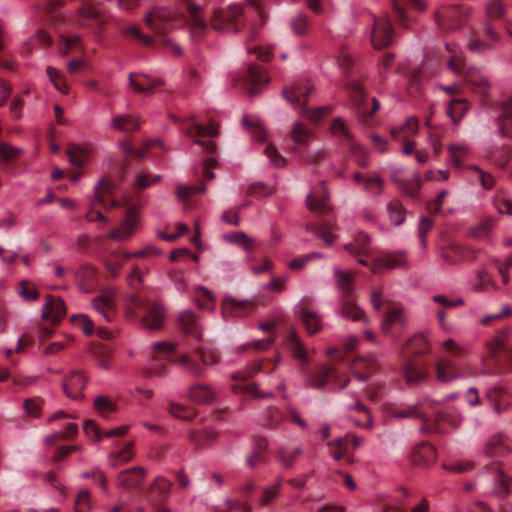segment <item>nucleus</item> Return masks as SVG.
Instances as JSON below:
<instances>
[{
  "label": "nucleus",
  "mask_w": 512,
  "mask_h": 512,
  "mask_svg": "<svg viewBox=\"0 0 512 512\" xmlns=\"http://www.w3.org/2000/svg\"><path fill=\"white\" fill-rule=\"evenodd\" d=\"M117 207H124L125 215L120 225L109 232L108 238L116 241H125L133 236L140 225L138 207L132 203L129 196L118 200L116 198L115 185L107 179H101L95 186V194L90 201L85 218L89 222L99 221L107 224L108 219L99 208L108 211Z\"/></svg>",
  "instance_id": "1"
},
{
  "label": "nucleus",
  "mask_w": 512,
  "mask_h": 512,
  "mask_svg": "<svg viewBox=\"0 0 512 512\" xmlns=\"http://www.w3.org/2000/svg\"><path fill=\"white\" fill-rule=\"evenodd\" d=\"M179 327L191 339V342H183L186 350L180 353L176 362L195 376L203 375L205 365L218 363L217 351L210 346H202V332L196 315L192 311H184L179 316Z\"/></svg>",
  "instance_id": "2"
},
{
  "label": "nucleus",
  "mask_w": 512,
  "mask_h": 512,
  "mask_svg": "<svg viewBox=\"0 0 512 512\" xmlns=\"http://www.w3.org/2000/svg\"><path fill=\"white\" fill-rule=\"evenodd\" d=\"M512 328L499 330L487 342V357L483 361V370L487 374H496L504 369H512Z\"/></svg>",
  "instance_id": "3"
},
{
  "label": "nucleus",
  "mask_w": 512,
  "mask_h": 512,
  "mask_svg": "<svg viewBox=\"0 0 512 512\" xmlns=\"http://www.w3.org/2000/svg\"><path fill=\"white\" fill-rule=\"evenodd\" d=\"M427 332H419L412 336L403 347L402 354L406 358L402 367V375L405 382L412 386L416 385L427 378V371L415 363L409 356H421L428 354L431 350L430 340Z\"/></svg>",
  "instance_id": "4"
},
{
  "label": "nucleus",
  "mask_w": 512,
  "mask_h": 512,
  "mask_svg": "<svg viewBox=\"0 0 512 512\" xmlns=\"http://www.w3.org/2000/svg\"><path fill=\"white\" fill-rule=\"evenodd\" d=\"M128 313L132 317H138L142 325L150 330L160 329L165 318V309L162 304L148 296H131Z\"/></svg>",
  "instance_id": "5"
},
{
  "label": "nucleus",
  "mask_w": 512,
  "mask_h": 512,
  "mask_svg": "<svg viewBox=\"0 0 512 512\" xmlns=\"http://www.w3.org/2000/svg\"><path fill=\"white\" fill-rule=\"evenodd\" d=\"M313 90V85L309 80H299L292 86L283 89L284 98L291 103L299 113L309 119L311 122H320L329 112L328 107H317L314 109L305 106Z\"/></svg>",
  "instance_id": "6"
},
{
  "label": "nucleus",
  "mask_w": 512,
  "mask_h": 512,
  "mask_svg": "<svg viewBox=\"0 0 512 512\" xmlns=\"http://www.w3.org/2000/svg\"><path fill=\"white\" fill-rule=\"evenodd\" d=\"M452 47V45L446 44L447 50L452 53V56L448 60L449 68L455 74L463 77V80L473 92L485 95L490 88V83L487 77L483 74L481 69L473 66H467L464 58L457 54Z\"/></svg>",
  "instance_id": "7"
},
{
  "label": "nucleus",
  "mask_w": 512,
  "mask_h": 512,
  "mask_svg": "<svg viewBox=\"0 0 512 512\" xmlns=\"http://www.w3.org/2000/svg\"><path fill=\"white\" fill-rule=\"evenodd\" d=\"M442 347L450 357L436 362L434 370L437 380L446 383L464 376V371L457 364V360L464 358L467 355V350L452 339L444 341Z\"/></svg>",
  "instance_id": "8"
},
{
  "label": "nucleus",
  "mask_w": 512,
  "mask_h": 512,
  "mask_svg": "<svg viewBox=\"0 0 512 512\" xmlns=\"http://www.w3.org/2000/svg\"><path fill=\"white\" fill-rule=\"evenodd\" d=\"M336 278V285L340 291V314L353 321H366L364 311L354 302L352 294L354 292L353 279L354 275L351 272L343 271L340 269L334 270Z\"/></svg>",
  "instance_id": "9"
},
{
  "label": "nucleus",
  "mask_w": 512,
  "mask_h": 512,
  "mask_svg": "<svg viewBox=\"0 0 512 512\" xmlns=\"http://www.w3.org/2000/svg\"><path fill=\"white\" fill-rule=\"evenodd\" d=\"M371 304L376 311H380L386 304V312L383 315L381 329L382 332L390 337L395 338L396 334L393 328H403L406 323L404 308L396 302H386L382 297L380 289L375 288L371 293Z\"/></svg>",
  "instance_id": "10"
},
{
  "label": "nucleus",
  "mask_w": 512,
  "mask_h": 512,
  "mask_svg": "<svg viewBox=\"0 0 512 512\" xmlns=\"http://www.w3.org/2000/svg\"><path fill=\"white\" fill-rule=\"evenodd\" d=\"M427 407L433 411L432 417L427 416V423L422 426L426 433L444 432L448 428H457L462 423L460 412L454 407H440V403L427 400Z\"/></svg>",
  "instance_id": "11"
},
{
  "label": "nucleus",
  "mask_w": 512,
  "mask_h": 512,
  "mask_svg": "<svg viewBox=\"0 0 512 512\" xmlns=\"http://www.w3.org/2000/svg\"><path fill=\"white\" fill-rule=\"evenodd\" d=\"M170 117L174 122L179 123L186 136L195 138V143L202 146L207 153L213 154L216 152L217 147L214 141L202 139L204 137H215L218 135L219 130L215 123H210L207 126L203 124H189L188 122L195 121L196 118L194 115H190L189 118H179L174 115Z\"/></svg>",
  "instance_id": "12"
},
{
  "label": "nucleus",
  "mask_w": 512,
  "mask_h": 512,
  "mask_svg": "<svg viewBox=\"0 0 512 512\" xmlns=\"http://www.w3.org/2000/svg\"><path fill=\"white\" fill-rule=\"evenodd\" d=\"M306 382L312 388L323 389L330 386L332 389H342L347 385L344 372L334 365L322 366L315 372L306 373Z\"/></svg>",
  "instance_id": "13"
},
{
  "label": "nucleus",
  "mask_w": 512,
  "mask_h": 512,
  "mask_svg": "<svg viewBox=\"0 0 512 512\" xmlns=\"http://www.w3.org/2000/svg\"><path fill=\"white\" fill-rule=\"evenodd\" d=\"M242 13V7L239 5L216 9L211 18V26L220 32L238 33Z\"/></svg>",
  "instance_id": "14"
},
{
  "label": "nucleus",
  "mask_w": 512,
  "mask_h": 512,
  "mask_svg": "<svg viewBox=\"0 0 512 512\" xmlns=\"http://www.w3.org/2000/svg\"><path fill=\"white\" fill-rule=\"evenodd\" d=\"M269 82L265 71L258 64H250L246 70L233 79V84L246 91L251 96L256 95L259 89Z\"/></svg>",
  "instance_id": "15"
},
{
  "label": "nucleus",
  "mask_w": 512,
  "mask_h": 512,
  "mask_svg": "<svg viewBox=\"0 0 512 512\" xmlns=\"http://www.w3.org/2000/svg\"><path fill=\"white\" fill-rule=\"evenodd\" d=\"M331 133L336 137H343L348 142V149L354 161L362 168L369 165V153L353 136L341 118H335L331 124Z\"/></svg>",
  "instance_id": "16"
},
{
  "label": "nucleus",
  "mask_w": 512,
  "mask_h": 512,
  "mask_svg": "<svg viewBox=\"0 0 512 512\" xmlns=\"http://www.w3.org/2000/svg\"><path fill=\"white\" fill-rule=\"evenodd\" d=\"M436 22L443 31H453L458 29L467 20L468 14L466 9L461 6L452 5L445 6L436 12Z\"/></svg>",
  "instance_id": "17"
},
{
  "label": "nucleus",
  "mask_w": 512,
  "mask_h": 512,
  "mask_svg": "<svg viewBox=\"0 0 512 512\" xmlns=\"http://www.w3.org/2000/svg\"><path fill=\"white\" fill-rule=\"evenodd\" d=\"M178 17V13L166 8H157L145 17V23L156 34L164 35L174 28Z\"/></svg>",
  "instance_id": "18"
},
{
  "label": "nucleus",
  "mask_w": 512,
  "mask_h": 512,
  "mask_svg": "<svg viewBox=\"0 0 512 512\" xmlns=\"http://www.w3.org/2000/svg\"><path fill=\"white\" fill-rule=\"evenodd\" d=\"M346 89L350 99L358 109V112L364 122L368 121L380 108V104L376 98L372 99V107L368 110L366 106V94L362 86L356 81L347 82Z\"/></svg>",
  "instance_id": "19"
},
{
  "label": "nucleus",
  "mask_w": 512,
  "mask_h": 512,
  "mask_svg": "<svg viewBox=\"0 0 512 512\" xmlns=\"http://www.w3.org/2000/svg\"><path fill=\"white\" fill-rule=\"evenodd\" d=\"M394 38V32L387 14L374 16V22L371 32V43L376 49L388 47Z\"/></svg>",
  "instance_id": "20"
},
{
  "label": "nucleus",
  "mask_w": 512,
  "mask_h": 512,
  "mask_svg": "<svg viewBox=\"0 0 512 512\" xmlns=\"http://www.w3.org/2000/svg\"><path fill=\"white\" fill-rule=\"evenodd\" d=\"M177 345L169 342H158L152 348V363L148 368V373L155 376H164L167 367L163 360L170 359L176 351Z\"/></svg>",
  "instance_id": "21"
},
{
  "label": "nucleus",
  "mask_w": 512,
  "mask_h": 512,
  "mask_svg": "<svg viewBox=\"0 0 512 512\" xmlns=\"http://www.w3.org/2000/svg\"><path fill=\"white\" fill-rule=\"evenodd\" d=\"M182 6V11L179 14L189 23L193 38H201L207 29V23L201 15V7L192 0H183Z\"/></svg>",
  "instance_id": "22"
},
{
  "label": "nucleus",
  "mask_w": 512,
  "mask_h": 512,
  "mask_svg": "<svg viewBox=\"0 0 512 512\" xmlns=\"http://www.w3.org/2000/svg\"><path fill=\"white\" fill-rule=\"evenodd\" d=\"M362 438L355 435H347L346 437H339L333 441L328 442L331 447V455L335 460L344 459L352 462V453L349 450V445L357 448L361 445Z\"/></svg>",
  "instance_id": "23"
},
{
  "label": "nucleus",
  "mask_w": 512,
  "mask_h": 512,
  "mask_svg": "<svg viewBox=\"0 0 512 512\" xmlns=\"http://www.w3.org/2000/svg\"><path fill=\"white\" fill-rule=\"evenodd\" d=\"M286 346L293 357L298 361L299 368L303 372H306L310 363L309 354L304 343L294 328L290 330L286 338Z\"/></svg>",
  "instance_id": "24"
},
{
  "label": "nucleus",
  "mask_w": 512,
  "mask_h": 512,
  "mask_svg": "<svg viewBox=\"0 0 512 512\" xmlns=\"http://www.w3.org/2000/svg\"><path fill=\"white\" fill-rule=\"evenodd\" d=\"M295 315L301 320L309 335H314L322 329L321 316L313 310H310L305 301L302 300L294 308Z\"/></svg>",
  "instance_id": "25"
},
{
  "label": "nucleus",
  "mask_w": 512,
  "mask_h": 512,
  "mask_svg": "<svg viewBox=\"0 0 512 512\" xmlns=\"http://www.w3.org/2000/svg\"><path fill=\"white\" fill-rule=\"evenodd\" d=\"M328 191L325 182L322 181L312 188L307 196V205L311 211L320 212L326 215L330 211L328 204Z\"/></svg>",
  "instance_id": "26"
},
{
  "label": "nucleus",
  "mask_w": 512,
  "mask_h": 512,
  "mask_svg": "<svg viewBox=\"0 0 512 512\" xmlns=\"http://www.w3.org/2000/svg\"><path fill=\"white\" fill-rule=\"evenodd\" d=\"M442 257L446 262L455 265L475 259L476 251L459 243H450L442 249Z\"/></svg>",
  "instance_id": "27"
},
{
  "label": "nucleus",
  "mask_w": 512,
  "mask_h": 512,
  "mask_svg": "<svg viewBox=\"0 0 512 512\" xmlns=\"http://www.w3.org/2000/svg\"><path fill=\"white\" fill-rule=\"evenodd\" d=\"M361 265L367 266L373 273H378L381 269H394L405 263V255L403 253L386 254L375 258L373 262L365 259H359Z\"/></svg>",
  "instance_id": "28"
},
{
  "label": "nucleus",
  "mask_w": 512,
  "mask_h": 512,
  "mask_svg": "<svg viewBox=\"0 0 512 512\" xmlns=\"http://www.w3.org/2000/svg\"><path fill=\"white\" fill-rule=\"evenodd\" d=\"M87 377L82 371H72L63 381V390L67 397L80 399L86 386Z\"/></svg>",
  "instance_id": "29"
},
{
  "label": "nucleus",
  "mask_w": 512,
  "mask_h": 512,
  "mask_svg": "<svg viewBox=\"0 0 512 512\" xmlns=\"http://www.w3.org/2000/svg\"><path fill=\"white\" fill-rule=\"evenodd\" d=\"M427 406V400L417 406H397L389 405L386 413L389 417L404 419V418H420L423 422L422 426L427 423V415L422 411V407Z\"/></svg>",
  "instance_id": "30"
},
{
  "label": "nucleus",
  "mask_w": 512,
  "mask_h": 512,
  "mask_svg": "<svg viewBox=\"0 0 512 512\" xmlns=\"http://www.w3.org/2000/svg\"><path fill=\"white\" fill-rule=\"evenodd\" d=\"M254 310V304L250 301H238L233 298H225L222 301L221 311L224 318L246 316Z\"/></svg>",
  "instance_id": "31"
},
{
  "label": "nucleus",
  "mask_w": 512,
  "mask_h": 512,
  "mask_svg": "<svg viewBox=\"0 0 512 512\" xmlns=\"http://www.w3.org/2000/svg\"><path fill=\"white\" fill-rule=\"evenodd\" d=\"M74 278L79 289L84 293L92 292L97 287L96 270L89 265L81 266L75 272Z\"/></svg>",
  "instance_id": "32"
},
{
  "label": "nucleus",
  "mask_w": 512,
  "mask_h": 512,
  "mask_svg": "<svg viewBox=\"0 0 512 512\" xmlns=\"http://www.w3.org/2000/svg\"><path fill=\"white\" fill-rule=\"evenodd\" d=\"M142 122L138 115L116 114L111 119V127L124 133H133L140 129Z\"/></svg>",
  "instance_id": "33"
},
{
  "label": "nucleus",
  "mask_w": 512,
  "mask_h": 512,
  "mask_svg": "<svg viewBox=\"0 0 512 512\" xmlns=\"http://www.w3.org/2000/svg\"><path fill=\"white\" fill-rule=\"evenodd\" d=\"M497 125L502 137L512 138V96L501 103Z\"/></svg>",
  "instance_id": "34"
},
{
  "label": "nucleus",
  "mask_w": 512,
  "mask_h": 512,
  "mask_svg": "<svg viewBox=\"0 0 512 512\" xmlns=\"http://www.w3.org/2000/svg\"><path fill=\"white\" fill-rule=\"evenodd\" d=\"M65 314L66 307L63 300L48 296L42 312V318L52 324H56L65 316Z\"/></svg>",
  "instance_id": "35"
},
{
  "label": "nucleus",
  "mask_w": 512,
  "mask_h": 512,
  "mask_svg": "<svg viewBox=\"0 0 512 512\" xmlns=\"http://www.w3.org/2000/svg\"><path fill=\"white\" fill-rule=\"evenodd\" d=\"M160 79H153L146 74L131 73L129 75V86L138 93H150L162 85Z\"/></svg>",
  "instance_id": "36"
},
{
  "label": "nucleus",
  "mask_w": 512,
  "mask_h": 512,
  "mask_svg": "<svg viewBox=\"0 0 512 512\" xmlns=\"http://www.w3.org/2000/svg\"><path fill=\"white\" fill-rule=\"evenodd\" d=\"M145 471L140 466H135L121 471L118 474L117 484L124 489H133L138 487L144 479Z\"/></svg>",
  "instance_id": "37"
},
{
  "label": "nucleus",
  "mask_w": 512,
  "mask_h": 512,
  "mask_svg": "<svg viewBox=\"0 0 512 512\" xmlns=\"http://www.w3.org/2000/svg\"><path fill=\"white\" fill-rule=\"evenodd\" d=\"M436 460L435 448L426 442H421L411 453V461L414 465L426 467Z\"/></svg>",
  "instance_id": "38"
},
{
  "label": "nucleus",
  "mask_w": 512,
  "mask_h": 512,
  "mask_svg": "<svg viewBox=\"0 0 512 512\" xmlns=\"http://www.w3.org/2000/svg\"><path fill=\"white\" fill-rule=\"evenodd\" d=\"M511 450V442L503 434L492 436L485 447V453L490 457H503L507 455Z\"/></svg>",
  "instance_id": "39"
},
{
  "label": "nucleus",
  "mask_w": 512,
  "mask_h": 512,
  "mask_svg": "<svg viewBox=\"0 0 512 512\" xmlns=\"http://www.w3.org/2000/svg\"><path fill=\"white\" fill-rule=\"evenodd\" d=\"M306 230L314 233L327 245H332L337 239V236L332 232L333 224L326 218L321 219L319 223H308Z\"/></svg>",
  "instance_id": "40"
},
{
  "label": "nucleus",
  "mask_w": 512,
  "mask_h": 512,
  "mask_svg": "<svg viewBox=\"0 0 512 512\" xmlns=\"http://www.w3.org/2000/svg\"><path fill=\"white\" fill-rule=\"evenodd\" d=\"M80 24L88 26L95 24L99 29L104 25L102 12L94 4L87 2L79 8Z\"/></svg>",
  "instance_id": "41"
},
{
  "label": "nucleus",
  "mask_w": 512,
  "mask_h": 512,
  "mask_svg": "<svg viewBox=\"0 0 512 512\" xmlns=\"http://www.w3.org/2000/svg\"><path fill=\"white\" fill-rule=\"evenodd\" d=\"M351 371L361 381H365L367 376L375 372L378 368V363L373 355L366 358H359L351 363Z\"/></svg>",
  "instance_id": "42"
},
{
  "label": "nucleus",
  "mask_w": 512,
  "mask_h": 512,
  "mask_svg": "<svg viewBox=\"0 0 512 512\" xmlns=\"http://www.w3.org/2000/svg\"><path fill=\"white\" fill-rule=\"evenodd\" d=\"M289 135L295 145L292 149L295 153H299L302 148L307 147L313 137L312 132L301 122L293 124Z\"/></svg>",
  "instance_id": "43"
},
{
  "label": "nucleus",
  "mask_w": 512,
  "mask_h": 512,
  "mask_svg": "<svg viewBox=\"0 0 512 512\" xmlns=\"http://www.w3.org/2000/svg\"><path fill=\"white\" fill-rule=\"evenodd\" d=\"M171 482L163 477H157L149 488V500L155 503L166 501L171 489Z\"/></svg>",
  "instance_id": "44"
},
{
  "label": "nucleus",
  "mask_w": 512,
  "mask_h": 512,
  "mask_svg": "<svg viewBox=\"0 0 512 512\" xmlns=\"http://www.w3.org/2000/svg\"><path fill=\"white\" fill-rule=\"evenodd\" d=\"M450 162L453 167L464 168V162L470 157L471 150L465 144L452 143L447 146Z\"/></svg>",
  "instance_id": "45"
},
{
  "label": "nucleus",
  "mask_w": 512,
  "mask_h": 512,
  "mask_svg": "<svg viewBox=\"0 0 512 512\" xmlns=\"http://www.w3.org/2000/svg\"><path fill=\"white\" fill-rule=\"evenodd\" d=\"M344 249L353 256H369L370 238L365 233H358L354 240L344 246Z\"/></svg>",
  "instance_id": "46"
},
{
  "label": "nucleus",
  "mask_w": 512,
  "mask_h": 512,
  "mask_svg": "<svg viewBox=\"0 0 512 512\" xmlns=\"http://www.w3.org/2000/svg\"><path fill=\"white\" fill-rule=\"evenodd\" d=\"M489 470L496 483L495 493L501 497L508 495L510 483L512 481L511 478L501 470L498 462L492 463L489 466Z\"/></svg>",
  "instance_id": "47"
},
{
  "label": "nucleus",
  "mask_w": 512,
  "mask_h": 512,
  "mask_svg": "<svg viewBox=\"0 0 512 512\" xmlns=\"http://www.w3.org/2000/svg\"><path fill=\"white\" fill-rule=\"evenodd\" d=\"M130 258L129 252L120 250L112 251L104 260L105 269L112 277H117L121 271L122 264Z\"/></svg>",
  "instance_id": "48"
},
{
  "label": "nucleus",
  "mask_w": 512,
  "mask_h": 512,
  "mask_svg": "<svg viewBox=\"0 0 512 512\" xmlns=\"http://www.w3.org/2000/svg\"><path fill=\"white\" fill-rule=\"evenodd\" d=\"M391 3L398 22L402 26H406V7H414L418 10L425 8V4L421 0H391Z\"/></svg>",
  "instance_id": "49"
},
{
  "label": "nucleus",
  "mask_w": 512,
  "mask_h": 512,
  "mask_svg": "<svg viewBox=\"0 0 512 512\" xmlns=\"http://www.w3.org/2000/svg\"><path fill=\"white\" fill-rule=\"evenodd\" d=\"M432 114L433 111H430V115L426 117L425 119V126L429 129L428 132V139L429 143L431 144L434 154L436 157H438L442 152V142H441V134L440 130L442 129L441 126H438L433 123L432 121Z\"/></svg>",
  "instance_id": "50"
},
{
  "label": "nucleus",
  "mask_w": 512,
  "mask_h": 512,
  "mask_svg": "<svg viewBox=\"0 0 512 512\" xmlns=\"http://www.w3.org/2000/svg\"><path fill=\"white\" fill-rule=\"evenodd\" d=\"M418 120L415 117H409L406 122L397 128H392L390 130V135L393 140L401 141L408 139L409 136L415 135L418 131Z\"/></svg>",
  "instance_id": "51"
},
{
  "label": "nucleus",
  "mask_w": 512,
  "mask_h": 512,
  "mask_svg": "<svg viewBox=\"0 0 512 512\" xmlns=\"http://www.w3.org/2000/svg\"><path fill=\"white\" fill-rule=\"evenodd\" d=\"M303 454V449L299 446L294 448L280 447L276 451V457L280 464L290 469L294 466L296 460Z\"/></svg>",
  "instance_id": "52"
},
{
  "label": "nucleus",
  "mask_w": 512,
  "mask_h": 512,
  "mask_svg": "<svg viewBox=\"0 0 512 512\" xmlns=\"http://www.w3.org/2000/svg\"><path fill=\"white\" fill-rule=\"evenodd\" d=\"M486 397L493 403L496 412L501 413L510 404V397L500 387H494L487 391Z\"/></svg>",
  "instance_id": "53"
},
{
  "label": "nucleus",
  "mask_w": 512,
  "mask_h": 512,
  "mask_svg": "<svg viewBox=\"0 0 512 512\" xmlns=\"http://www.w3.org/2000/svg\"><path fill=\"white\" fill-rule=\"evenodd\" d=\"M190 399L198 404H208L215 399V393L209 386L197 384L191 387Z\"/></svg>",
  "instance_id": "54"
},
{
  "label": "nucleus",
  "mask_w": 512,
  "mask_h": 512,
  "mask_svg": "<svg viewBox=\"0 0 512 512\" xmlns=\"http://www.w3.org/2000/svg\"><path fill=\"white\" fill-rule=\"evenodd\" d=\"M134 456V444L133 442H127L122 449L112 451L109 454V463L113 467H117L130 461Z\"/></svg>",
  "instance_id": "55"
},
{
  "label": "nucleus",
  "mask_w": 512,
  "mask_h": 512,
  "mask_svg": "<svg viewBox=\"0 0 512 512\" xmlns=\"http://www.w3.org/2000/svg\"><path fill=\"white\" fill-rule=\"evenodd\" d=\"M242 123L256 140L259 142H264L266 140L267 132L262 126L261 121L256 116H244Z\"/></svg>",
  "instance_id": "56"
},
{
  "label": "nucleus",
  "mask_w": 512,
  "mask_h": 512,
  "mask_svg": "<svg viewBox=\"0 0 512 512\" xmlns=\"http://www.w3.org/2000/svg\"><path fill=\"white\" fill-rule=\"evenodd\" d=\"M285 418V409L278 407H268L263 415V424L269 429H277Z\"/></svg>",
  "instance_id": "57"
},
{
  "label": "nucleus",
  "mask_w": 512,
  "mask_h": 512,
  "mask_svg": "<svg viewBox=\"0 0 512 512\" xmlns=\"http://www.w3.org/2000/svg\"><path fill=\"white\" fill-rule=\"evenodd\" d=\"M113 305V297L108 294L98 296L93 300L94 309L107 321L113 317Z\"/></svg>",
  "instance_id": "58"
},
{
  "label": "nucleus",
  "mask_w": 512,
  "mask_h": 512,
  "mask_svg": "<svg viewBox=\"0 0 512 512\" xmlns=\"http://www.w3.org/2000/svg\"><path fill=\"white\" fill-rule=\"evenodd\" d=\"M249 4L253 7L256 21L249 26V39L253 40L258 35L259 30L265 23V16L261 8V0H248Z\"/></svg>",
  "instance_id": "59"
},
{
  "label": "nucleus",
  "mask_w": 512,
  "mask_h": 512,
  "mask_svg": "<svg viewBox=\"0 0 512 512\" xmlns=\"http://www.w3.org/2000/svg\"><path fill=\"white\" fill-rule=\"evenodd\" d=\"M217 433L213 430L191 431L189 440L198 448H205L215 441Z\"/></svg>",
  "instance_id": "60"
},
{
  "label": "nucleus",
  "mask_w": 512,
  "mask_h": 512,
  "mask_svg": "<svg viewBox=\"0 0 512 512\" xmlns=\"http://www.w3.org/2000/svg\"><path fill=\"white\" fill-rule=\"evenodd\" d=\"M468 110V102L464 99H453L447 108V114L457 124Z\"/></svg>",
  "instance_id": "61"
},
{
  "label": "nucleus",
  "mask_w": 512,
  "mask_h": 512,
  "mask_svg": "<svg viewBox=\"0 0 512 512\" xmlns=\"http://www.w3.org/2000/svg\"><path fill=\"white\" fill-rule=\"evenodd\" d=\"M47 76L54 87L63 94L69 93V87L65 76L56 68L48 66L46 68Z\"/></svg>",
  "instance_id": "62"
},
{
  "label": "nucleus",
  "mask_w": 512,
  "mask_h": 512,
  "mask_svg": "<svg viewBox=\"0 0 512 512\" xmlns=\"http://www.w3.org/2000/svg\"><path fill=\"white\" fill-rule=\"evenodd\" d=\"M69 161L78 167L85 165L88 160V152L79 145H70L66 151Z\"/></svg>",
  "instance_id": "63"
},
{
  "label": "nucleus",
  "mask_w": 512,
  "mask_h": 512,
  "mask_svg": "<svg viewBox=\"0 0 512 512\" xmlns=\"http://www.w3.org/2000/svg\"><path fill=\"white\" fill-rule=\"evenodd\" d=\"M350 408L351 409L353 408L358 413L362 414L361 417H358L354 420L356 426H358L360 428L367 429V430L372 429V427H373L372 416L366 406H364L361 402H356Z\"/></svg>",
  "instance_id": "64"
}]
</instances>
